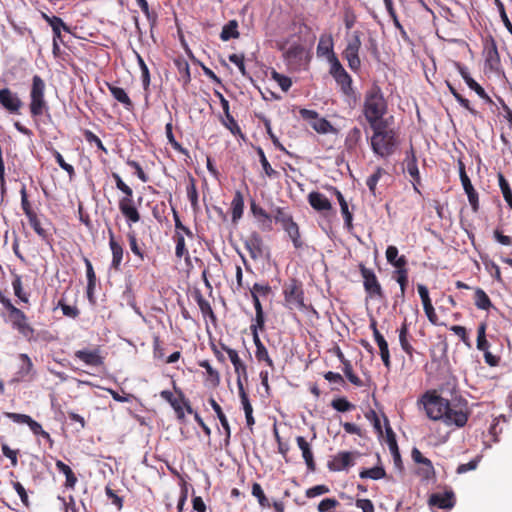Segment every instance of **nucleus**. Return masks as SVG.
Instances as JSON below:
<instances>
[{"label": "nucleus", "instance_id": "nucleus-1", "mask_svg": "<svg viewBox=\"0 0 512 512\" xmlns=\"http://www.w3.org/2000/svg\"><path fill=\"white\" fill-rule=\"evenodd\" d=\"M426 415L431 420H442L446 425L463 427L468 421V412L452 406L449 400L441 397L436 391H427L419 399Z\"/></svg>", "mask_w": 512, "mask_h": 512}, {"label": "nucleus", "instance_id": "nucleus-2", "mask_svg": "<svg viewBox=\"0 0 512 512\" xmlns=\"http://www.w3.org/2000/svg\"><path fill=\"white\" fill-rule=\"evenodd\" d=\"M371 130L373 133L370 138V146L373 153L383 159L392 156L401 143L398 130L392 127V124L375 127Z\"/></svg>", "mask_w": 512, "mask_h": 512}, {"label": "nucleus", "instance_id": "nucleus-3", "mask_svg": "<svg viewBox=\"0 0 512 512\" xmlns=\"http://www.w3.org/2000/svg\"><path fill=\"white\" fill-rule=\"evenodd\" d=\"M363 113L371 129L393 123V116L384 117L387 113L385 98H366Z\"/></svg>", "mask_w": 512, "mask_h": 512}, {"label": "nucleus", "instance_id": "nucleus-4", "mask_svg": "<svg viewBox=\"0 0 512 512\" xmlns=\"http://www.w3.org/2000/svg\"><path fill=\"white\" fill-rule=\"evenodd\" d=\"M283 295L287 308L291 310H303L305 308L303 286L296 278H290L284 283Z\"/></svg>", "mask_w": 512, "mask_h": 512}, {"label": "nucleus", "instance_id": "nucleus-5", "mask_svg": "<svg viewBox=\"0 0 512 512\" xmlns=\"http://www.w3.org/2000/svg\"><path fill=\"white\" fill-rule=\"evenodd\" d=\"M7 311L12 328L17 330L19 334L27 340H32L34 338L35 329L29 324L26 314L14 305Z\"/></svg>", "mask_w": 512, "mask_h": 512}, {"label": "nucleus", "instance_id": "nucleus-6", "mask_svg": "<svg viewBox=\"0 0 512 512\" xmlns=\"http://www.w3.org/2000/svg\"><path fill=\"white\" fill-rule=\"evenodd\" d=\"M359 271L363 278V286L367 295L371 298H384L382 287L374 271L367 268L363 263L359 264Z\"/></svg>", "mask_w": 512, "mask_h": 512}, {"label": "nucleus", "instance_id": "nucleus-7", "mask_svg": "<svg viewBox=\"0 0 512 512\" xmlns=\"http://www.w3.org/2000/svg\"><path fill=\"white\" fill-rule=\"evenodd\" d=\"M118 208L128 226L138 223L141 220L140 212L134 202L133 191L129 192V194H124V196L119 199Z\"/></svg>", "mask_w": 512, "mask_h": 512}, {"label": "nucleus", "instance_id": "nucleus-8", "mask_svg": "<svg viewBox=\"0 0 512 512\" xmlns=\"http://www.w3.org/2000/svg\"><path fill=\"white\" fill-rule=\"evenodd\" d=\"M459 176L463 186V189L468 197L469 204L473 210V212L477 213L479 211V195L477 191L474 189L469 176L465 170V164L459 160Z\"/></svg>", "mask_w": 512, "mask_h": 512}, {"label": "nucleus", "instance_id": "nucleus-9", "mask_svg": "<svg viewBox=\"0 0 512 512\" xmlns=\"http://www.w3.org/2000/svg\"><path fill=\"white\" fill-rule=\"evenodd\" d=\"M360 47L361 40L359 32H354L352 39L348 42L344 50V57L352 70H357L360 67L361 61L358 55Z\"/></svg>", "mask_w": 512, "mask_h": 512}, {"label": "nucleus", "instance_id": "nucleus-10", "mask_svg": "<svg viewBox=\"0 0 512 512\" xmlns=\"http://www.w3.org/2000/svg\"><path fill=\"white\" fill-rule=\"evenodd\" d=\"M109 248L111 250L112 259L110 268L114 271H120L124 257V248L122 243L116 238L112 229H108Z\"/></svg>", "mask_w": 512, "mask_h": 512}, {"label": "nucleus", "instance_id": "nucleus-11", "mask_svg": "<svg viewBox=\"0 0 512 512\" xmlns=\"http://www.w3.org/2000/svg\"><path fill=\"white\" fill-rule=\"evenodd\" d=\"M220 103L224 112V115L220 117V122L226 127L234 136H239L245 139V135L242 133L238 123L230 113L229 102L227 98H220Z\"/></svg>", "mask_w": 512, "mask_h": 512}, {"label": "nucleus", "instance_id": "nucleus-12", "mask_svg": "<svg viewBox=\"0 0 512 512\" xmlns=\"http://www.w3.org/2000/svg\"><path fill=\"white\" fill-rule=\"evenodd\" d=\"M244 247L249 252L253 260L262 258L264 252V243L258 232H252L244 241Z\"/></svg>", "mask_w": 512, "mask_h": 512}, {"label": "nucleus", "instance_id": "nucleus-13", "mask_svg": "<svg viewBox=\"0 0 512 512\" xmlns=\"http://www.w3.org/2000/svg\"><path fill=\"white\" fill-rule=\"evenodd\" d=\"M74 357L91 367H100L104 364V357L100 354L99 348L77 350Z\"/></svg>", "mask_w": 512, "mask_h": 512}, {"label": "nucleus", "instance_id": "nucleus-14", "mask_svg": "<svg viewBox=\"0 0 512 512\" xmlns=\"http://www.w3.org/2000/svg\"><path fill=\"white\" fill-rule=\"evenodd\" d=\"M331 68L330 73L333 75L339 85H341L344 93H347V89L350 87L351 78L345 71L338 58H333L330 62Z\"/></svg>", "mask_w": 512, "mask_h": 512}, {"label": "nucleus", "instance_id": "nucleus-15", "mask_svg": "<svg viewBox=\"0 0 512 512\" xmlns=\"http://www.w3.org/2000/svg\"><path fill=\"white\" fill-rule=\"evenodd\" d=\"M222 349L227 353L231 363L234 366L235 373L237 374V384L239 383V381L243 382V379L247 381V367L244 364V362L240 359L238 352L223 344Z\"/></svg>", "mask_w": 512, "mask_h": 512}, {"label": "nucleus", "instance_id": "nucleus-16", "mask_svg": "<svg viewBox=\"0 0 512 512\" xmlns=\"http://www.w3.org/2000/svg\"><path fill=\"white\" fill-rule=\"evenodd\" d=\"M354 465L353 453L342 451L337 453L327 464L330 471H342Z\"/></svg>", "mask_w": 512, "mask_h": 512}, {"label": "nucleus", "instance_id": "nucleus-17", "mask_svg": "<svg viewBox=\"0 0 512 512\" xmlns=\"http://www.w3.org/2000/svg\"><path fill=\"white\" fill-rule=\"evenodd\" d=\"M485 70L495 73L500 70V57L496 43L493 40L485 47Z\"/></svg>", "mask_w": 512, "mask_h": 512}, {"label": "nucleus", "instance_id": "nucleus-18", "mask_svg": "<svg viewBox=\"0 0 512 512\" xmlns=\"http://www.w3.org/2000/svg\"><path fill=\"white\" fill-rule=\"evenodd\" d=\"M296 443L302 452L307 469L310 472H314L316 470V463L310 443L303 436H297Z\"/></svg>", "mask_w": 512, "mask_h": 512}, {"label": "nucleus", "instance_id": "nucleus-19", "mask_svg": "<svg viewBox=\"0 0 512 512\" xmlns=\"http://www.w3.org/2000/svg\"><path fill=\"white\" fill-rule=\"evenodd\" d=\"M238 392L245 413L247 427L252 429L253 425L255 424V419L253 417V407L250 403L248 394L244 389V384L242 381H239L238 383Z\"/></svg>", "mask_w": 512, "mask_h": 512}, {"label": "nucleus", "instance_id": "nucleus-20", "mask_svg": "<svg viewBox=\"0 0 512 512\" xmlns=\"http://www.w3.org/2000/svg\"><path fill=\"white\" fill-rule=\"evenodd\" d=\"M429 504L440 509H451L455 505V497L452 491L434 493L429 498Z\"/></svg>", "mask_w": 512, "mask_h": 512}, {"label": "nucleus", "instance_id": "nucleus-21", "mask_svg": "<svg viewBox=\"0 0 512 512\" xmlns=\"http://www.w3.org/2000/svg\"><path fill=\"white\" fill-rule=\"evenodd\" d=\"M27 219H28V222H29L31 228L38 235V237L43 242L50 245L53 240L52 234L49 232L48 229L43 227L42 222H41L40 218L38 217L37 213L33 214V216L27 217Z\"/></svg>", "mask_w": 512, "mask_h": 512}, {"label": "nucleus", "instance_id": "nucleus-22", "mask_svg": "<svg viewBox=\"0 0 512 512\" xmlns=\"http://www.w3.org/2000/svg\"><path fill=\"white\" fill-rule=\"evenodd\" d=\"M160 396L172 406V408L175 411L177 419L181 421L184 420L185 413L183 411L181 396L177 395V397H175L173 393L169 390L161 391Z\"/></svg>", "mask_w": 512, "mask_h": 512}, {"label": "nucleus", "instance_id": "nucleus-23", "mask_svg": "<svg viewBox=\"0 0 512 512\" xmlns=\"http://www.w3.org/2000/svg\"><path fill=\"white\" fill-rule=\"evenodd\" d=\"M308 202L316 211H329L332 209L329 199L320 192H311L308 195Z\"/></svg>", "mask_w": 512, "mask_h": 512}, {"label": "nucleus", "instance_id": "nucleus-24", "mask_svg": "<svg viewBox=\"0 0 512 512\" xmlns=\"http://www.w3.org/2000/svg\"><path fill=\"white\" fill-rule=\"evenodd\" d=\"M244 212V197L241 191L237 190L234 193L232 202H231V214H232V222L237 223L243 216Z\"/></svg>", "mask_w": 512, "mask_h": 512}, {"label": "nucleus", "instance_id": "nucleus-25", "mask_svg": "<svg viewBox=\"0 0 512 512\" xmlns=\"http://www.w3.org/2000/svg\"><path fill=\"white\" fill-rule=\"evenodd\" d=\"M317 55L324 56L330 62L336 55L333 52V42L331 36H321L317 45Z\"/></svg>", "mask_w": 512, "mask_h": 512}, {"label": "nucleus", "instance_id": "nucleus-26", "mask_svg": "<svg viewBox=\"0 0 512 512\" xmlns=\"http://www.w3.org/2000/svg\"><path fill=\"white\" fill-rule=\"evenodd\" d=\"M406 171L413 180L414 190L419 192L418 185L421 183L420 173L417 165L416 156L405 158Z\"/></svg>", "mask_w": 512, "mask_h": 512}, {"label": "nucleus", "instance_id": "nucleus-27", "mask_svg": "<svg viewBox=\"0 0 512 512\" xmlns=\"http://www.w3.org/2000/svg\"><path fill=\"white\" fill-rule=\"evenodd\" d=\"M399 332V343L402 348V350L408 355V357H412L414 353V348L410 343V340L408 338L409 335V329L407 321L404 320V322L401 324V327L398 330Z\"/></svg>", "mask_w": 512, "mask_h": 512}, {"label": "nucleus", "instance_id": "nucleus-28", "mask_svg": "<svg viewBox=\"0 0 512 512\" xmlns=\"http://www.w3.org/2000/svg\"><path fill=\"white\" fill-rule=\"evenodd\" d=\"M282 228L287 233L290 240L292 241L295 249H301L304 246V242L301 238L299 226L295 221L289 223L288 225H286Z\"/></svg>", "mask_w": 512, "mask_h": 512}, {"label": "nucleus", "instance_id": "nucleus-29", "mask_svg": "<svg viewBox=\"0 0 512 512\" xmlns=\"http://www.w3.org/2000/svg\"><path fill=\"white\" fill-rule=\"evenodd\" d=\"M459 73L464 80L465 84L470 88L471 91L476 92L479 96H487L484 89L479 85L470 75L465 67L457 65Z\"/></svg>", "mask_w": 512, "mask_h": 512}, {"label": "nucleus", "instance_id": "nucleus-30", "mask_svg": "<svg viewBox=\"0 0 512 512\" xmlns=\"http://www.w3.org/2000/svg\"><path fill=\"white\" fill-rule=\"evenodd\" d=\"M208 402L211 405L212 409L215 411V413L225 431L226 439L228 440L231 436V429H230L229 422L226 418V415L224 414L221 406L216 402V400L213 397L209 398Z\"/></svg>", "mask_w": 512, "mask_h": 512}, {"label": "nucleus", "instance_id": "nucleus-31", "mask_svg": "<svg viewBox=\"0 0 512 512\" xmlns=\"http://www.w3.org/2000/svg\"><path fill=\"white\" fill-rule=\"evenodd\" d=\"M55 465L57 470L65 475V486L67 488L73 489L77 483V477L75 476L72 469L61 460H57Z\"/></svg>", "mask_w": 512, "mask_h": 512}, {"label": "nucleus", "instance_id": "nucleus-32", "mask_svg": "<svg viewBox=\"0 0 512 512\" xmlns=\"http://www.w3.org/2000/svg\"><path fill=\"white\" fill-rule=\"evenodd\" d=\"M19 360L21 361V366L17 372V380H24L33 372V363L31 358L22 353L19 355Z\"/></svg>", "mask_w": 512, "mask_h": 512}, {"label": "nucleus", "instance_id": "nucleus-33", "mask_svg": "<svg viewBox=\"0 0 512 512\" xmlns=\"http://www.w3.org/2000/svg\"><path fill=\"white\" fill-rule=\"evenodd\" d=\"M341 362L343 363V372L347 379L355 386L361 387L363 386L362 380L354 373L352 365L349 360L345 359L342 352L338 354Z\"/></svg>", "mask_w": 512, "mask_h": 512}, {"label": "nucleus", "instance_id": "nucleus-34", "mask_svg": "<svg viewBox=\"0 0 512 512\" xmlns=\"http://www.w3.org/2000/svg\"><path fill=\"white\" fill-rule=\"evenodd\" d=\"M194 297L203 316H208L212 321H216V315L209 301L204 298L202 293L200 291H196Z\"/></svg>", "mask_w": 512, "mask_h": 512}, {"label": "nucleus", "instance_id": "nucleus-35", "mask_svg": "<svg viewBox=\"0 0 512 512\" xmlns=\"http://www.w3.org/2000/svg\"><path fill=\"white\" fill-rule=\"evenodd\" d=\"M374 340L379 347V352H380L382 362H383L384 366L389 370L391 368V359H390L388 343L383 335L377 336V338H374Z\"/></svg>", "mask_w": 512, "mask_h": 512}, {"label": "nucleus", "instance_id": "nucleus-36", "mask_svg": "<svg viewBox=\"0 0 512 512\" xmlns=\"http://www.w3.org/2000/svg\"><path fill=\"white\" fill-rule=\"evenodd\" d=\"M362 138V132L358 127H353L345 138V147L348 151H354Z\"/></svg>", "mask_w": 512, "mask_h": 512}, {"label": "nucleus", "instance_id": "nucleus-37", "mask_svg": "<svg viewBox=\"0 0 512 512\" xmlns=\"http://www.w3.org/2000/svg\"><path fill=\"white\" fill-rule=\"evenodd\" d=\"M474 303L478 309L489 310L492 307V302L487 293L482 288H476L474 293Z\"/></svg>", "mask_w": 512, "mask_h": 512}, {"label": "nucleus", "instance_id": "nucleus-38", "mask_svg": "<svg viewBox=\"0 0 512 512\" xmlns=\"http://www.w3.org/2000/svg\"><path fill=\"white\" fill-rule=\"evenodd\" d=\"M311 127L320 134H336L337 129L333 127V125L326 120L325 118H316L314 121L310 122Z\"/></svg>", "mask_w": 512, "mask_h": 512}, {"label": "nucleus", "instance_id": "nucleus-39", "mask_svg": "<svg viewBox=\"0 0 512 512\" xmlns=\"http://www.w3.org/2000/svg\"><path fill=\"white\" fill-rule=\"evenodd\" d=\"M238 31V22L236 20H230L224 27L222 28L220 38L222 41H228L231 38L237 39L239 38Z\"/></svg>", "mask_w": 512, "mask_h": 512}, {"label": "nucleus", "instance_id": "nucleus-40", "mask_svg": "<svg viewBox=\"0 0 512 512\" xmlns=\"http://www.w3.org/2000/svg\"><path fill=\"white\" fill-rule=\"evenodd\" d=\"M127 239H128L129 247H130V250L132 251V253L136 257H138L141 261H143L145 259V256H146L145 255V251L140 246L135 231L128 232L127 233Z\"/></svg>", "mask_w": 512, "mask_h": 512}, {"label": "nucleus", "instance_id": "nucleus-41", "mask_svg": "<svg viewBox=\"0 0 512 512\" xmlns=\"http://www.w3.org/2000/svg\"><path fill=\"white\" fill-rule=\"evenodd\" d=\"M30 112L33 117H40L44 114H48V106L44 101V98H32Z\"/></svg>", "mask_w": 512, "mask_h": 512}, {"label": "nucleus", "instance_id": "nucleus-42", "mask_svg": "<svg viewBox=\"0 0 512 512\" xmlns=\"http://www.w3.org/2000/svg\"><path fill=\"white\" fill-rule=\"evenodd\" d=\"M173 239H174V241L176 243V247H175V255H176V257L177 258H182V257L185 256L186 258H188L189 257V252L186 249L184 235L180 231H175Z\"/></svg>", "mask_w": 512, "mask_h": 512}, {"label": "nucleus", "instance_id": "nucleus-43", "mask_svg": "<svg viewBox=\"0 0 512 512\" xmlns=\"http://www.w3.org/2000/svg\"><path fill=\"white\" fill-rule=\"evenodd\" d=\"M360 478L362 479H373V480H379L386 476V471L381 466H375L373 468L369 469H363L359 473Z\"/></svg>", "mask_w": 512, "mask_h": 512}, {"label": "nucleus", "instance_id": "nucleus-44", "mask_svg": "<svg viewBox=\"0 0 512 512\" xmlns=\"http://www.w3.org/2000/svg\"><path fill=\"white\" fill-rule=\"evenodd\" d=\"M304 56V48L301 45H291L285 52V57L290 63H297Z\"/></svg>", "mask_w": 512, "mask_h": 512}, {"label": "nucleus", "instance_id": "nucleus-45", "mask_svg": "<svg viewBox=\"0 0 512 512\" xmlns=\"http://www.w3.org/2000/svg\"><path fill=\"white\" fill-rule=\"evenodd\" d=\"M28 427L30 428L34 435L41 436L49 443L50 447L53 446L54 440L52 439L51 435L42 428V425L40 423H38L32 418L31 422H29L28 424Z\"/></svg>", "mask_w": 512, "mask_h": 512}, {"label": "nucleus", "instance_id": "nucleus-46", "mask_svg": "<svg viewBox=\"0 0 512 512\" xmlns=\"http://www.w3.org/2000/svg\"><path fill=\"white\" fill-rule=\"evenodd\" d=\"M251 298H252L254 308H255V313H256L255 322L257 323V326H259L260 330H263L264 325H265V317H264L262 304L259 300L258 295H254V293H253V294H251Z\"/></svg>", "mask_w": 512, "mask_h": 512}, {"label": "nucleus", "instance_id": "nucleus-47", "mask_svg": "<svg viewBox=\"0 0 512 512\" xmlns=\"http://www.w3.org/2000/svg\"><path fill=\"white\" fill-rule=\"evenodd\" d=\"M498 182L505 201L510 209H512V190L510 185L502 173H498Z\"/></svg>", "mask_w": 512, "mask_h": 512}, {"label": "nucleus", "instance_id": "nucleus-48", "mask_svg": "<svg viewBox=\"0 0 512 512\" xmlns=\"http://www.w3.org/2000/svg\"><path fill=\"white\" fill-rule=\"evenodd\" d=\"M385 173L386 171L383 168L378 167L375 172L367 178L366 185L373 196H376L377 183Z\"/></svg>", "mask_w": 512, "mask_h": 512}, {"label": "nucleus", "instance_id": "nucleus-49", "mask_svg": "<svg viewBox=\"0 0 512 512\" xmlns=\"http://www.w3.org/2000/svg\"><path fill=\"white\" fill-rule=\"evenodd\" d=\"M274 212L275 222L280 223L282 227L294 221L292 215L283 207H277Z\"/></svg>", "mask_w": 512, "mask_h": 512}, {"label": "nucleus", "instance_id": "nucleus-50", "mask_svg": "<svg viewBox=\"0 0 512 512\" xmlns=\"http://www.w3.org/2000/svg\"><path fill=\"white\" fill-rule=\"evenodd\" d=\"M252 495L257 498L258 503L263 508H269L271 506L268 498L266 497L261 485L257 482L252 485Z\"/></svg>", "mask_w": 512, "mask_h": 512}, {"label": "nucleus", "instance_id": "nucleus-51", "mask_svg": "<svg viewBox=\"0 0 512 512\" xmlns=\"http://www.w3.org/2000/svg\"><path fill=\"white\" fill-rule=\"evenodd\" d=\"M250 209L254 217L258 219L261 223H271L272 217L270 214H268L262 207L257 205L255 201L251 202Z\"/></svg>", "mask_w": 512, "mask_h": 512}, {"label": "nucleus", "instance_id": "nucleus-52", "mask_svg": "<svg viewBox=\"0 0 512 512\" xmlns=\"http://www.w3.org/2000/svg\"><path fill=\"white\" fill-rule=\"evenodd\" d=\"M490 347L486 339V323H481L477 329V348L480 351H486Z\"/></svg>", "mask_w": 512, "mask_h": 512}, {"label": "nucleus", "instance_id": "nucleus-53", "mask_svg": "<svg viewBox=\"0 0 512 512\" xmlns=\"http://www.w3.org/2000/svg\"><path fill=\"white\" fill-rule=\"evenodd\" d=\"M412 459L415 463L423 464L425 466L426 473L429 474L433 471L432 462L424 457L419 449L413 448L411 452Z\"/></svg>", "mask_w": 512, "mask_h": 512}, {"label": "nucleus", "instance_id": "nucleus-54", "mask_svg": "<svg viewBox=\"0 0 512 512\" xmlns=\"http://www.w3.org/2000/svg\"><path fill=\"white\" fill-rule=\"evenodd\" d=\"M12 287L14 290V294L24 303L29 302L28 294L23 291L22 279L21 276L15 275L12 281Z\"/></svg>", "mask_w": 512, "mask_h": 512}, {"label": "nucleus", "instance_id": "nucleus-55", "mask_svg": "<svg viewBox=\"0 0 512 512\" xmlns=\"http://www.w3.org/2000/svg\"><path fill=\"white\" fill-rule=\"evenodd\" d=\"M186 192L192 208L196 210L198 208V192L195 179L193 177L190 178V182L186 187Z\"/></svg>", "mask_w": 512, "mask_h": 512}, {"label": "nucleus", "instance_id": "nucleus-56", "mask_svg": "<svg viewBox=\"0 0 512 512\" xmlns=\"http://www.w3.org/2000/svg\"><path fill=\"white\" fill-rule=\"evenodd\" d=\"M21 195V208L26 215V217L33 216L36 211L33 209L31 202L28 199V194L25 185L22 186L20 190Z\"/></svg>", "mask_w": 512, "mask_h": 512}, {"label": "nucleus", "instance_id": "nucleus-57", "mask_svg": "<svg viewBox=\"0 0 512 512\" xmlns=\"http://www.w3.org/2000/svg\"><path fill=\"white\" fill-rule=\"evenodd\" d=\"M394 277L400 286V297L404 300L406 287L408 285V270H396Z\"/></svg>", "mask_w": 512, "mask_h": 512}, {"label": "nucleus", "instance_id": "nucleus-58", "mask_svg": "<svg viewBox=\"0 0 512 512\" xmlns=\"http://www.w3.org/2000/svg\"><path fill=\"white\" fill-rule=\"evenodd\" d=\"M331 406L338 412H348L355 409V405L349 402L346 398L340 397L332 400Z\"/></svg>", "mask_w": 512, "mask_h": 512}, {"label": "nucleus", "instance_id": "nucleus-59", "mask_svg": "<svg viewBox=\"0 0 512 512\" xmlns=\"http://www.w3.org/2000/svg\"><path fill=\"white\" fill-rule=\"evenodd\" d=\"M46 20L48 21L49 25L51 26L53 33L56 34L57 37H60L61 28H63L65 31H69V28L67 25L63 22V20L59 17L53 16V17H47L45 16Z\"/></svg>", "mask_w": 512, "mask_h": 512}, {"label": "nucleus", "instance_id": "nucleus-60", "mask_svg": "<svg viewBox=\"0 0 512 512\" xmlns=\"http://www.w3.org/2000/svg\"><path fill=\"white\" fill-rule=\"evenodd\" d=\"M258 155H259L260 163L264 170V173L269 178L276 177L278 175V172L271 167L269 161L267 160V158L265 156L264 151L261 148H258Z\"/></svg>", "mask_w": 512, "mask_h": 512}, {"label": "nucleus", "instance_id": "nucleus-61", "mask_svg": "<svg viewBox=\"0 0 512 512\" xmlns=\"http://www.w3.org/2000/svg\"><path fill=\"white\" fill-rule=\"evenodd\" d=\"M0 103L11 113H17L22 106L20 98H0Z\"/></svg>", "mask_w": 512, "mask_h": 512}, {"label": "nucleus", "instance_id": "nucleus-62", "mask_svg": "<svg viewBox=\"0 0 512 512\" xmlns=\"http://www.w3.org/2000/svg\"><path fill=\"white\" fill-rule=\"evenodd\" d=\"M255 356L259 362H265L271 369H274V362L270 358L268 351L264 345H258L256 348Z\"/></svg>", "mask_w": 512, "mask_h": 512}, {"label": "nucleus", "instance_id": "nucleus-63", "mask_svg": "<svg viewBox=\"0 0 512 512\" xmlns=\"http://www.w3.org/2000/svg\"><path fill=\"white\" fill-rule=\"evenodd\" d=\"M58 306L61 308L63 314L67 317L75 319L80 314V311L76 306H70L66 304L63 299L59 300Z\"/></svg>", "mask_w": 512, "mask_h": 512}, {"label": "nucleus", "instance_id": "nucleus-64", "mask_svg": "<svg viewBox=\"0 0 512 512\" xmlns=\"http://www.w3.org/2000/svg\"><path fill=\"white\" fill-rule=\"evenodd\" d=\"M272 77L277 82V84L280 86V88L283 92H287L288 89L291 87L292 82L289 77H286L280 73H277L276 71L272 72Z\"/></svg>", "mask_w": 512, "mask_h": 512}]
</instances>
